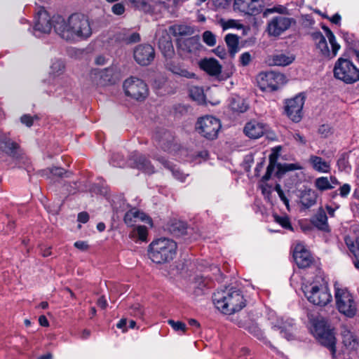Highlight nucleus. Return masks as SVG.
Listing matches in <instances>:
<instances>
[{
    "mask_svg": "<svg viewBox=\"0 0 359 359\" xmlns=\"http://www.w3.org/2000/svg\"><path fill=\"white\" fill-rule=\"evenodd\" d=\"M165 35L163 39L158 40V46L166 57H171L174 53L172 43L168 34L165 33Z\"/></svg>",
    "mask_w": 359,
    "mask_h": 359,
    "instance_id": "c9c22d12",
    "label": "nucleus"
},
{
    "mask_svg": "<svg viewBox=\"0 0 359 359\" xmlns=\"http://www.w3.org/2000/svg\"><path fill=\"white\" fill-rule=\"evenodd\" d=\"M170 31L175 36H182L189 34L190 32V28L185 25H173L170 27Z\"/></svg>",
    "mask_w": 359,
    "mask_h": 359,
    "instance_id": "09e8293b",
    "label": "nucleus"
},
{
    "mask_svg": "<svg viewBox=\"0 0 359 359\" xmlns=\"http://www.w3.org/2000/svg\"><path fill=\"white\" fill-rule=\"evenodd\" d=\"M266 130L263 123L257 121H250L246 123L243 128L244 133L252 139H257L262 137Z\"/></svg>",
    "mask_w": 359,
    "mask_h": 359,
    "instance_id": "4be33fe9",
    "label": "nucleus"
},
{
    "mask_svg": "<svg viewBox=\"0 0 359 359\" xmlns=\"http://www.w3.org/2000/svg\"><path fill=\"white\" fill-rule=\"evenodd\" d=\"M304 293L308 301L316 306H325L332 301V295L324 285L311 284L305 286Z\"/></svg>",
    "mask_w": 359,
    "mask_h": 359,
    "instance_id": "0eeeda50",
    "label": "nucleus"
},
{
    "mask_svg": "<svg viewBox=\"0 0 359 359\" xmlns=\"http://www.w3.org/2000/svg\"><path fill=\"white\" fill-rule=\"evenodd\" d=\"M21 122L29 127L33 124V118L29 115H24L21 117Z\"/></svg>",
    "mask_w": 359,
    "mask_h": 359,
    "instance_id": "338daca9",
    "label": "nucleus"
},
{
    "mask_svg": "<svg viewBox=\"0 0 359 359\" xmlns=\"http://www.w3.org/2000/svg\"><path fill=\"white\" fill-rule=\"evenodd\" d=\"M230 106L233 111L239 113H243L248 109V104L245 100L238 96L232 98Z\"/></svg>",
    "mask_w": 359,
    "mask_h": 359,
    "instance_id": "e433bc0d",
    "label": "nucleus"
},
{
    "mask_svg": "<svg viewBox=\"0 0 359 359\" xmlns=\"http://www.w3.org/2000/svg\"><path fill=\"white\" fill-rule=\"evenodd\" d=\"M89 191L91 194L107 196L109 193V188L102 182L93 184Z\"/></svg>",
    "mask_w": 359,
    "mask_h": 359,
    "instance_id": "37998d69",
    "label": "nucleus"
},
{
    "mask_svg": "<svg viewBox=\"0 0 359 359\" xmlns=\"http://www.w3.org/2000/svg\"><path fill=\"white\" fill-rule=\"evenodd\" d=\"M334 75L346 83H353L359 79V70L351 61L340 57L335 63Z\"/></svg>",
    "mask_w": 359,
    "mask_h": 359,
    "instance_id": "423d86ee",
    "label": "nucleus"
},
{
    "mask_svg": "<svg viewBox=\"0 0 359 359\" xmlns=\"http://www.w3.org/2000/svg\"><path fill=\"white\" fill-rule=\"evenodd\" d=\"M258 188L261 189L262 194L264 195V198L269 201L270 195L273 190L272 186L269 185L266 181H261L258 185Z\"/></svg>",
    "mask_w": 359,
    "mask_h": 359,
    "instance_id": "8fccbe9b",
    "label": "nucleus"
},
{
    "mask_svg": "<svg viewBox=\"0 0 359 359\" xmlns=\"http://www.w3.org/2000/svg\"><path fill=\"white\" fill-rule=\"evenodd\" d=\"M165 229L173 236H180L186 233L187 225L183 221L172 219L166 224Z\"/></svg>",
    "mask_w": 359,
    "mask_h": 359,
    "instance_id": "bb28decb",
    "label": "nucleus"
},
{
    "mask_svg": "<svg viewBox=\"0 0 359 359\" xmlns=\"http://www.w3.org/2000/svg\"><path fill=\"white\" fill-rule=\"evenodd\" d=\"M146 219H149V217L144 212L135 208L128 211L124 216V222L129 226H134L135 223L139 220L145 221Z\"/></svg>",
    "mask_w": 359,
    "mask_h": 359,
    "instance_id": "c756f323",
    "label": "nucleus"
},
{
    "mask_svg": "<svg viewBox=\"0 0 359 359\" xmlns=\"http://www.w3.org/2000/svg\"><path fill=\"white\" fill-rule=\"evenodd\" d=\"M317 194L311 189L304 190L300 195V203L304 209H308L316 203Z\"/></svg>",
    "mask_w": 359,
    "mask_h": 359,
    "instance_id": "473e14b6",
    "label": "nucleus"
},
{
    "mask_svg": "<svg viewBox=\"0 0 359 359\" xmlns=\"http://www.w3.org/2000/svg\"><path fill=\"white\" fill-rule=\"evenodd\" d=\"M311 222L318 229L329 231L327 217L326 212L322 208H319L316 214L312 217Z\"/></svg>",
    "mask_w": 359,
    "mask_h": 359,
    "instance_id": "c85d7f7f",
    "label": "nucleus"
},
{
    "mask_svg": "<svg viewBox=\"0 0 359 359\" xmlns=\"http://www.w3.org/2000/svg\"><path fill=\"white\" fill-rule=\"evenodd\" d=\"M183 44L187 51L189 53L196 52V50H198L201 47L200 38L198 36L187 39L184 41Z\"/></svg>",
    "mask_w": 359,
    "mask_h": 359,
    "instance_id": "ea45409f",
    "label": "nucleus"
},
{
    "mask_svg": "<svg viewBox=\"0 0 359 359\" xmlns=\"http://www.w3.org/2000/svg\"><path fill=\"white\" fill-rule=\"evenodd\" d=\"M316 187L321 191L333 188L330 181H316Z\"/></svg>",
    "mask_w": 359,
    "mask_h": 359,
    "instance_id": "13d9d810",
    "label": "nucleus"
},
{
    "mask_svg": "<svg viewBox=\"0 0 359 359\" xmlns=\"http://www.w3.org/2000/svg\"><path fill=\"white\" fill-rule=\"evenodd\" d=\"M40 177L46 178H71L73 177L72 172L66 171L62 168L55 167L41 170L39 173Z\"/></svg>",
    "mask_w": 359,
    "mask_h": 359,
    "instance_id": "b1692460",
    "label": "nucleus"
},
{
    "mask_svg": "<svg viewBox=\"0 0 359 359\" xmlns=\"http://www.w3.org/2000/svg\"><path fill=\"white\" fill-rule=\"evenodd\" d=\"M251 1L252 0H235L233 8L235 11H238L246 14L248 11H249V3H250Z\"/></svg>",
    "mask_w": 359,
    "mask_h": 359,
    "instance_id": "49530a36",
    "label": "nucleus"
},
{
    "mask_svg": "<svg viewBox=\"0 0 359 359\" xmlns=\"http://www.w3.org/2000/svg\"><path fill=\"white\" fill-rule=\"evenodd\" d=\"M274 221L280 224L283 228L288 230H292L290 219L287 216H279L277 214L273 215Z\"/></svg>",
    "mask_w": 359,
    "mask_h": 359,
    "instance_id": "a18cd8bd",
    "label": "nucleus"
},
{
    "mask_svg": "<svg viewBox=\"0 0 359 359\" xmlns=\"http://www.w3.org/2000/svg\"><path fill=\"white\" fill-rule=\"evenodd\" d=\"M200 67L211 76H217L222 71V66L219 62L214 58L201 60Z\"/></svg>",
    "mask_w": 359,
    "mask_h": 359,
    "instance_id": "393cba45",
    "label": "nucleus"
},
{
    "mask_svg": "<svg viewBox=\"0 0 359 359\" xmlns=\"http://www.w3.org/2000/svg\"><path fill=\"white\" fill-rule=\"evenodd\" d=\"M350 190H351V187H350L349 184H344L343 186H341L339 188L340 195L342 197H345L349 194Z\"/></svg>",
    "mask_w": 359,
    "mask_h": 359,
    "instance_id": "69168bd1",
    "label": "nucleus"
},
{
    "mask_svg": "<svg viewBox=\"0 0 359 359\" xmlns=\"http://www.w3.org/2000/svg\"><path fill=\"white\" fill-rule=\"evenodd\" d=\"M309 163L314 170L320 172H327L330 168V165L328 161L317 156H311Z\"/></svg>",
    "mask_w": 359,
    "mask_h": 359,
    "instance_id": "72a5a7b5",
    "label": "nucleus"
},
{
    "mask_svg": "<svg viewBox=\"0 0 359 359\" xmlns=\"http://www.w3.org/2000/svg\"><path fill=\"white\" fill-rule=\"evenodd\" d=\"M295 59L291 53H277L272 57V64L277 66H286L291 64Z\"/></svg>",
    "mask_w": 359,
    "mask_h": 359,
    "instance_id": "f704fd0d",
    "label": "nucleus"
},
{
    "mask_svg": "<svg viewBox=\"0 0 359 359\" xmlns=\"http://www.w3.org/2000/svg\"><path fill=\"white\" fill-rule=\"evenodd\" d=\"M154 158L168 168L172 173V177L177 179L186 178L188 175L184 174L176 165L168 161L164 156L156 154Z\"/></svg>",
    "mask_w": 359,
    "mask_h": 359,
    "instance_id": "2f4dec72",
    "label": "nucleus"
},
{
    "mask_svg": "<svg viewBox=\"0 0 359 359\" xmlns=\"http://www.w3.org/2000/svg\"><path fill=\"white\" fill-rule=\"evenodd\" d=\"M65 65L60 59H54L52 60L50 66V74L53 76H58L65 72Z\"/></svg>",
    "mask_w": 359,
    "mask_h": 359,
    "instance_id": "58836bf2",
    "label": "nucleus"
},
{
    "mask_svg": "<svg viewBox=\"0 0 359 359\" xmlns=\"http://www.w3.org/2000/svg\"><path fill=\"white\" fill-rule=\"evenodd\" d=\"M53 20L55 32L66 41L85 40L92 35L91 22L85 15L74 13L67 19L60 15H57Z\"/></svg>",
    "mask_w": 359,
    "mask_h": 359,
    "instance_id": "f257e3e1",
    "label": "nucleus"
},
{
    "mask_svg": "<svg viewBox=\"0 0 359 359\" xmlns=\"http://www.w3.org/2000/svg\"><path fill=\"white\" fill-rule=\"evenodd\" d=\"M323 29L325 32L326 37L328 39V41H329L330 45H334V50L336 51V50L337 48H340L341 46L337 43V41L336 40V37H335L334 34H333V32L328 27H327L325 26H323Z\"/></svg>",
    "mask_w": 359,
    "mask_h": 359,
    "instance_id": "603ef678",
    "label": "nucleus"
},
{
    "mask_svg": "<svg viewBox=\"0 0 359 359\" xmlns=\"http://www.w3.org/2000/svg\"><path fill=\"white\" fill-rule=\"evenodd\" d=\"M128 163L130 166L137 168L146 173L154 172V168L151 163L139 154H134L129 159Z\"/></svg>",
    "mask_w": 359,
    "mask_h": 359,
    "instance_id": "aec40b11",
    "label": "nucleus"
},
{
    "mask_svg": "<svg viewBox=\"0 0 359 359\" xmlns=\"http://www.w3.org/2000/svg\"><path fill=\"white\" fill-rule=\"evenodd\" d=\"M116 74V68L113 67L95 69L90 72L88 79L92 86H105L115 81Z\"/></svg>",
    "mask_w": 359,
    "mask_h": 359,
    "instance_id": "9b49d317",
    "label": "nucleus"
},
{
    "mask_svg": "<svg viewBox=\"0 0 359 359\" xmlns=\"http://www.w3.org/2000/svg\"><path fill=\"white\" fill-rule=\"evenodd\" d=\"M74 246L81 250H86L88 245L86 241H79L74 243Z\"/></svg>",
    "mask_w": 359,
    "mask_h": 359,
    "instance_id": "774afa93",
    "label": "nucleus"
},
{
    "mask_svg": "<svg viewBox=\"0 0 359 359\" xmlns=\"http://www.w3.org/2000/svg\"><path fill=\"white\" fill-rule=\"evenodd\" d=\"M345 243L350 252L352 253L355 257V259L353 260L355 267L359 269V259L358 257L359 254L358 237L356 236L355 238H351V236H347L345 237Z\"/></svg>",
    "mask_w": 359,
    "mask_h": 359,
    "instance_id": "7c9ffc66",
    "label": "nucleus"
},
{
    "mask_svg": "<svg viewBox=\"0 0 359 359\" xmlns=\"http://www.w3.org/2000/svg\"><path fill=\"white\" fill-rule=\"evenodd\" d=\"M155 52L154 48L149 44H141L134 50V58L140 65H149L154 59Z\"/></svg>",
    "mask_w": 359,
    "mask_h": 359,
    "instance_id": "dca6fc26",
    "label": "nucleus"
},
{
    "mask_svg": "<svg viewBox=\"0 0 359 359\" xmlns=\"http://www.w3.org/2000/svg\"><path fill=\"white\" fill-rule=\"evenodd\" d=\"M300 168V166L294 163H277L276 158L271 155L266 174L262 180H269L272 177L281 178L285 173Z\"/></svg>",
    "mask_w": 359,
    "mask_h": 359,
    "instance_id": "f8f14e48",
    "label": "nucleus"
},
{
    "mask_svg": "<svg viewBox=\"0 0 359 359\" xmlns=\"http://www.w3.org/2000/svg\"><path fill=\"white\" fill-rule=\"evenodd\" d=\"M334 297L339 311L347 317H353L357 311V305L352 294L345 287L334 285Z\"/></svg>",
    "mask_w": 359,
    "mask_h": 359,
    "instance_id": "39448f33",
    "label": "nucleus"
},
{
    "mask_svg": "<svg viewBox=\"0 0 359 359\" xmlns=\"http://www.w3.org/2000/svg\"><path fill=\"white\" fill-rule=\"evenodd\" d=\"M285 81V76L275 72H262L257 77L258 86L263 91L276 90Z\"/></svg>",
    "mask_w": 359,
    "mask_h": 359,
    "instance_id": "9d476101",
    "label": "nucleus"
},
{
    "mask_svg": "<svg viewBox=\"0 0 359 359\" xmlns=\"http://www.w3.org/2000/svg\"><path fill=\"white\" fill-rule=\"evenodd\" d=\"M177 249V245L175 241L167 238H161L150 243L149 256L153 262L164 264L174 259Z\"/></svg>",
    "mask_w": 359,
    "mask_h": 359,
    "instance_id": "7ed1b4c3",
    "label": "nucleus"
},
{
    "mask_svg": "<svg viewBox=\"0 0 359 359\" xmlns=\"http://www.w3.org/2000/svg\"><path fill=\"white\" fill-rule=\"evenodd\" d=\"M293 257L299 268L309 267L313 262L310 252L300 243L295 245L293 250Z\"/></svg>",
    "mask_w": 359,
    "mask_h": 359,
    "instance_id": "a211bd4d",
    "label": "nucleus"
},
{
    "mask_svg": "<svg viewBox=\"0 0 359 359\" xmlns=\"http://www.w3.org/2000/svg\"><path fill=\"white\" fill-rule=\"evenodd\" d=\"M126 95L136 100H144L149 95L147 85L140 79L131 76L123 84Z\"/></svg>",
    "mask_w": 359,
    "mask_h": 359,
    "instance_id": "1a4fd4ad",
    "label": "nucleus"
},
{
    "mask_svg": "<svg viewBox=\"0 0 359 359\" xmlns=\"http://www.w3.org/2000/svg\"><path fill=\"white\" fill-rule=\"evenodd\" d=\"M125 40L128 43H136L140 40V36L138 33L133 32V33L130 34L128 36H126L125 38Z\"/></svg>",
    "mask_w": 359,
    "mask_h": 359,
    "instance_id": "e2e57ef3",
    "label": "nucleus"
},
{
    "mask_svg": "<svg viewBox=\"0 0 359 359\" xmlns=\"http://www.w3.org/2000/svg\"><path fill=\"white\" fill-rule=\"evenodd\" d=\"M252 57L248 52L243 53L240 57V62L243 66H247L250 64Z\"/></svg>",
    "mask_w": 359,
    "mask_h": 359,
    "instance_id": "bf43d9fd",
    "label": "nucleus"
},
{
    "mask_svg": "<svg viewBox=\"0 0 359 359\" xmlns=\"http://www.w3.org/2000/svg\"><path fill=\"white\" fill-rule=\"evenodd\" d=\"M343 344L351 350H357L358 341L357 336L347 326H343L341 330Z\"/></svg>",
    "mask_w": 359,
    "mask_h": 359,
    "instance_id": "a878e982",
    "label": "nucleus"
},
{
    "mask_svg": "<svg viewBox=\"0 0 359 359\" xmlns=\"http://www.w3.org/2000/svg\"><path fill=\"white\" fill-rule=\"evenodd\" d=\"M343 38L350 48H352L354 42L353 36L349 33H344Z\"/></svg>",
    "mask_w": 359,
    "mask_h": 359,
    "instance_id": "0e129e2a",
    "label": "nucleus"
},
{
    "mask_svg": "<svg viewBox=\"0 0 359 359\" xmlns=\"http://www.w3.org/2000/svg\"><path fill=\"white\" fill-rule=\"evenodd\" d=\"M111 10L116 15H122L125 11V6L123 4L118 3L112 6Z\"/></svg>",
    "mask_w": 359,
    "mask_h": 359,
    "instance_id": "052dcab7",
    "label": "nucleus"
},
{
    "mask_svg": "<svg viewBox=\"0 0 359 359\" xmlns=\"http://www.w3.org/2000/svg\"><path fill=\"white\" fill-rule=\"evenodd\" d=\"M133 236L137 237L138 239L145 241L147 240L148 231L147 229L144 226H137L135 229H133Z\"/></svg>",
    "mask_w": 359,
    "mask_h": 359,
    "instance_id": "de8ad7c7",
    "label": "nucleus"
},
{
    "mask_svg": "<svg viewBox=\"0 0 359 359\" xmlns=\"http://www.w3.org/2000/svg\"><path fill=\"white\" fill-rule=\"evenodd\" d=\"M155 139L159 146L164 151H172L175 145L173 144L174 137L172 134L166 130H161L156 133Z\"/></svg>",
    "mask_w": 359,
    "mask_h": 359,
    "instance_id": "5701e85b",
    "label": "nucleus"
},
{
    "mask_svg": "<svg viewBox=\"0 0 359 359\" xmlns=\"http://www.w3.org/2000/svg\"><path fill=\"white\" fill-rule=\"evenodd\" d=\"M57 15H55L56 17ZM53 16L50 18L48 12L43 8H40L36 13L34 29L41 33H49L51 29L54 28Z\"/></svg>",
    "mask_w": 359,
    "mask_h": 359,
    "instance_id": "f3484780",
    "label": "nucleus"
},
{
    "mask_svg": "<svg viewBox=\"0 0 359 359\" xmlns=\"http://www.w3.org/2000/svg\"><path fill=\"white\" fill-rule=\"evenodd\" d=\"M225 41L229 47L230 53L234 55L238 49V36L235 34H229L225 36Z\"/></svg>",
    "mask_w": 359,
    "mask_h": 359,
    "instance_id": "a19ab883",
    "label": "nucleus"
},
{
    "mask_svg": "<svg viewBox=\"0 0 359 359\" xmlns=\"http://www.w3.org/2000/svg\"><path fill=\"white\" fill-rule=\"evenodd\" d=\"M304 104V96L302 94L296 95L285 102V111L287 116L294 122H299L302 118V109Z\"/></svg>",
    "mask_w": 359,
    "mask_h": 359,
    "instance_id": "ddd939ff",
    "label": "nucleus"
},
{
    "mask_svg": "<svg viewBox=\"0 0 359 359\" xmlns=\"http://www.w3.org/2000/svg\"><path fill=\"white\" fill-rule=\"evenodd\" d=\"M238 325L240 327L244 328L245 330H247L250 334L253 335L257 339L261 341H264L266 339L264 332L259 327L258 325L256 323L253 321H241L238 323Z\"/></svg>",
    "mask_w": 359,
    "mask_h": 359,
    "instance_id": "cd10ccee",
    "label": "nucleus"
},
{
    "mask_svg": "<svg viewBox=\"0 0 359 359\" xmlns=\"http://www.w3.org/2000/svg\"><path fill=\"white\" fill-rule=\"evenodd\" d=\"M262 0H252L249 3V11L246 13L248 15H257L262 11Z\"/></svg>",
    "mask_w": 359,
    "mask_h": 359,
    "instance_id": "c03bdc74",
    "label": "nucleus"
},
{
    "mask_svg": "<svg viewBox=\"0 0 359 359\" xmlns=\"http://www.w3.org/2000/svg\"><path fill=\"white\" fill-rule=\"evenodd\" d=\"M168 69L171 71L172 73L186 77V78H192L195 76L194 73L189 72L188 70L182 68L181 66L178 65H175L173 62H168L167 64Z\"/></svg>",
    "mask_w": 359,
    "mask_h": 359,
    "instance_id": "4c0bfd02",
    "label": "nucleus"
},
{
    "mask_svg": "<svg viewBox=\"0 0 359 359\" xmlns=\"http://www.w3.org/2000/svg\"><path fill=\"white\" fill-rule=\"evenodd\" d=\"M221 126L218 118L207 115L198 118L196 130L203 137L214 140L217 137Z\"/></svg>",
    "mask_w": 359,
    "mask_h": 359,
    "instance_id": "6e6552de",
    "label": "nucleus"
},
{
    "mask_svg": "<svg viewBox=\"0 0 359 359\" xmlns=\"http://www.w3.org/2000/svg\"><path fill=\"white\" fill-rule=\"evenodd\" d=\"M89 219H90L89 214L86 211L81 212L77 215V221L82 224L87 223L88 222Z\"/></svg>",
    "mask_w": 359,
    "mask_h": 359,
    "instance_id": "680f3d73",
    "label": "nucleus"
},
{
    "mask_svg": "<svg viewBox=\"0 0 359 359\" xmlns=\"http://www.w3.org/2000/svg\"><path fill=\"white\" fill-rule=\"evenodd\" d=\"M293 325V320L285 321L283 318H278L272 328L275 330H279L283 337L287 340H291L294 338L292 333Z\"/></svg>",
    "mask_w": 359,
    "mask_h": 359,
    "instance_id": "412c9836",
    "label": "nucleus"
},
{
    "mask_svg": "<svg viewBox=\"0 0 359 359\" xmlns=\"http://www.w3.org/2000/svg\"><path fill=\"white\" fill-rule=\"evenodd\" d=\"M189 95L192 100L198 103H203L205 101L203 90L201 87L191 86L189 88Z\"/></svg>",
    "mask_w": 359,
    "mask_h": 359,
    "instance_id": "79ce46f5",
    "label": "nucleus"
},
{
    "mask_svg": "<svg viewBox=\"0 0 359 359\" xmlns=\"http://www.w3.org/2000/svg\"><path fill=\"white\" fill-rule=\"evenodd\" d=\"M222 27L224 29H227L229 28H236L239 29L243 28V25L240 24L237 20H229L222 22Z\"/></svg>",
    "mask_w": 359,
    "mask_h": 359,
    "instance_id": "6e6d98bb",
    "label": "nucleus"
},
{
    "mask_svg": "<svg viewBox=\"0 0 359 359\" xmlns=\"http://www.w3.org/2000/svg\"><path fill=\"white\" fill-rule=\"evenodd\" d=\"M292 18L283 15H278L273 18L267 25V31L269 35L279 36L283 32L289 29L292 22H294Z\"/></svg>",
    "mask_w": 359,
    "mask_h": 359,
    "instance_id": "2eb2a0df",
    "label": "nucleus"
},
{
    "mask_svg": "<svg viewBox=\"0 0 359 359\" xmlns=\"http://www.w3.org/2000/svg\"><path fill=\"white\" fill-rule=\"evenodd\" d=\"M129 312L130 315L135 317L142 318L144 316V310L140 304L136 303L130 307Z\"/></svg>",
    "mask_w": 359,
    "mask_h": 359,
    "instance_id": "3c124183",
    "label": "nucleus"
},
{
    "mask_svg": "<svg viewBox=\"0 0 359 359\" xmlns=\"http://www.w3.org/2000/svg\"><path fill=\"white\" fill-rule=\"evenodd\" d=\"M0 149L14 158H22L23 154L18 144L6 135L0 137Z\"/></svg>",
    "mask_w": 359,
    "mask_h": 359,
    "instance_id": "6ab92c4d",
    "label": "nucleus"
},
{
    "mask_svg": "<svg viewBox=\"0 0 359 359\" xmlns=\"http://www.w3.org/2000/svg\"><path fill=\"white\" fill-rule=\"evenodd\" d=\"M311 36L314 41L316 49L322 57L326 59H332L337 55L340 48H337L335 51L334 45H330L332 48V50H330L325 36H324L320 32H313L311 34Z\"/></svg>",
    "mask_w": 359,
    "mask_h": 359,
    "instance_id": "4468645a",
    "label": "nucleus"
},
{
    "mask_svg": "<svg viewBox=\"0 0 359 359\" xmlns=\"http://www.w3.org/2000/svg\"><path fill=\"white\" fill-rule=\"evenodd\" d=\"M168 323L172 327V328L176 332H181L185 333L187 331V325L185 323L181 321H175L173 320H168Z\"/></svg>",
    "mask_w": 359,
    "mask_h": 359,
    "instance_id": "864d4df0",
    "label": "nucleus"
},
{
    "mask_svg": "<svg viewBox=\"0 0 359 359\" xmlns=\"http://www.w3.org/2000/svg\"><path fill=\"white\" fill-rule=\"evenodd\" d=\"M313 333L318 342L327 348L333 358L336 357V337L334 329L328 320L323 317L318 316L312 322Z\"/></svg>",
    "mask_w": 359,
    "mask_h": 359,
    "instance_id": "20e7f679",
    "label": "nucleus"
},
{
    "mask_svg": "<svg viewBox=\"0 0 359 359\" xmlns=\"http://www.w3.org/2000/svg\"><path fill=\"white\" fill-rule=\"evenodd\" d=\"M212 301L216 308L226 315L238 312L246 305L242 292L233 287L217 290L213 294Z\"/></svg>",
    "mask_w": 359,
    "mask_h": 359,
    "instance_id": "f03ea898",
    "label": "nucleus"
},
{
    "mask_svg": "<svg viewBox=\"0 0 359 359\" xmlns=\"http://www.w3.org/2000/svg\"><path fill=\"white\" fill-rule=\"evenodd\" d=\"M111 163L114 166L121 167L124 165V160L121 155L119 154H114L111 158Z\"/></svg>",
    "mask_w": 359,
    "mask_h": 359,
    "instance_id": "4d7b16f0",
    "label": "nucleus"
},
{
    "mask_svg": "<svg viewBox=\"0 0 359 359\" xmlns=\"http://www.w3.org/2000/svg\"><path fill=\"white\" fill-rule=\"evenodd\" d=\"M203 40L209 46H214L216 43L215 36L210 31L203 32Z\"/></svg>",
    "mask_w": 359,
    "mask_h": 359,
    "instance_id": "5fc2aeb1",
    "label": "nucleus"
}]
</instances>
